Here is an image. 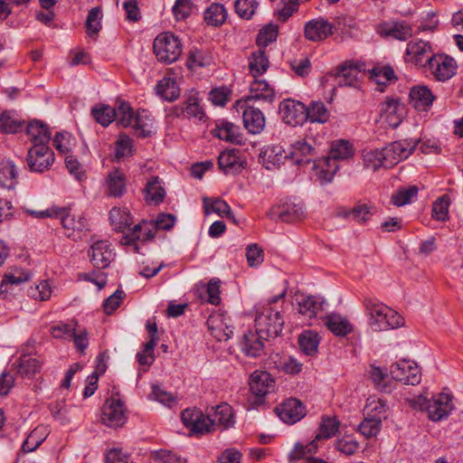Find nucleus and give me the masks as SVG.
I'll list each match as a JSON object with an SVG mask.
<instances>
[{
    "label": "nucleus",
    "mask_w": 463,
    "mask_h": 463,
    "mask_svg": "<svg viewBox=\"0 0 463 463\" xmlns=\"http://www.w3.org/2000/svg\"><path fill=\"white\" fill-rule=\"evenodd\" d=\"M278 416L288 424L299 421L306 415L304 404L298 399L290 398L276 408Z\"/></svg>",
    "instance_id": "obj_13"
},
{
    "label": "nucleus",
    "mask_w": 463,
    "mask_h": 463,
    "mask_svg": "<svg viewBox=\"0 0 463 463\" xmlns=\"http://www.w3.org/2000/svg\"><path fill=\"white\" fill-rule=\"evenodd\" d=\"M250 96L246 101L263 100L270 103L275 98L274 89L264 80L254 78L250 85Z\"/></svg>",
    "instance_id": "obj_28"
},
{
    "label": "nucleus",
    "mask_w": 463,
    "mask_h": 463,
    "mask_svg": "<svg viewBox=\"0 0 463 463\" xmlns=\"http://www.w3.org/2000/svg\"><path fill=\"white\" fill-rule=\"evenodd\" d=\"M89 255L96 268L105 269L113 260L115 253L108 241H99L91 245Z\"/></svg>",
    "instance_id": "obj_17"
},
{
    "label": "nucleus",
    "mask_w": 463,
    "mask_h": 463,
    "mask_svg": "<svg viewBox=\"0 0 463 463\" xmlns=\"http://www.w3.org/2000/svg\"><path fill=\"white\" fill-rule=\"evenodd\" d=\"M182 113L187 118H194L202 120L204 113L199 106L198 99L194 96L188 97L181 107Z\"/></svg>",
    "instance_id": "obj_58"
},
{
    "label": "nucleus",
    "mask_w": 463,
    "mask_h": 463,
    "mask_svg": "<svg viewBox=\"0 0 463 463\" xmlns=\"http://www.w3.org/2000/svg\"><path fill=\"white\" fill-rule=\"evenodd\" d=\"M354 155V148L352 144L346 140H337L332 144L329 151V156L338 162V160H345L352 157Z\"/></svg>",
    "instance_id": "obj_52"
},
{
    "label": "nucleus",
    "mask_w": 463,
    "mask_h": 463,
    "mask_svg": "<svg viewBox=\"0 0 463 463\" xmlns=\"http://www.w3.org/2000/svg\"><path fill=\"white\" fill-rule=\"evenodd\" d=\"M286 160H288V151L279 145L266 146L260 153V162L268 170L279 168Z\"/></svg>",
    "instance_id": "obj_18"
},
{
    "label": "nucleus",
    "mask_w": 463,
    "mask_h": 463,
    "mask_svg": "<svg viewBox=\"0 0 463 463\" xmlns=\"http://www.w3.org/2000/svg\"><path fill=\"white\" fill-rule=\"evenodd\" d=\"M269 337L263 335L256 329L255 332L249 331L244 335L242 342V350L248 355L251 357H258L261 354L264 348V340Z\"/></svg>",
    "instance_id": "obj_27"
},
{
    "label": "nucleus",
    "mask_w": 463,
    "mask_h": 463,
    "mask_svg": "<svg viewBox=\"0 0 463 463\" xmlns=\"http://www.w3.org/2000/svg\"><path fill=\"white\" fill-rule=\"evenodd\" d=\"M77 324L71 326L70 324L60 322L51 327L50 333L54 338L71 340L74 335Z\"/></svg>",
    "instance_id": "obj_64"
},
{
    "label": "nucleus",
    "mask_w": 463,
    "mask_h": 463,
    "mask_svg": "<svg viewBox=\"0 0 463 463\" xmlns=\"http://www.w3.org/2000/svg\"><path fill=\"white\" fill-rule=\"evenodd\" d=\"M26 134L33 146H48L51 139L47 126L39 120H33L28 124Z\"/></svg>",
    "instance_id": "obj_29"
},
{
    "label": "nucleus",
    "mask_w": 463,
    "mask_h": 463,
    "mask_svg": "<svg viewBox=\"0 0 463 463\" xmlns=\"http://www.w3.org/2000/svg\"><path fill=\"white\" fill-rule=\"evenodd\" d=\"M218 165L225 174L239 172L242 167V162L234 151H223L218 157Z\"/></svg>",
    "instance_id": "obj_38"
},
{
    "label": "nucleus",
    "mask_w": 463,
    "mask_h": 463,
    "mask_svg": "<svg viewBox=\"0 0 463 463\" xmlns=\"http://www.w3.org/2000/svg\"><path fill=\"white\" fill-rule=\"evenodd\" d=\"M279 28L277 25L269 24L264 26L258 33L257 44L260 48L267 47L270 43L276 41Z\"/></svg>",
    "instance_id": "obj_60"
},
{
    "label": "nucleus",
    "mask_w": 463,
    "mask_h": 463,
    "mask_svg": "<svg viewBox=\"0 0 463 463\" xmlns=\"http://www.w3.org/2000/svg\"><path fill=\"white\" fill-rule=\"evenodd\" d=\"M213 417L214 419H212V420H213V426L215 422H217L223 426L224 429H227L234 423L232 408L227 403L217 405Z\"/></svg>",
    "instance_id": "obj_51"
},
{
    "label": "nucleus",
    "mask_w": 463,
    "mask_h": 463,
    "mask_svg": "<svg viewBox=\"0 0 463 463\" xmlns=\"http://www.w3.org/2000/svg\"><path fill=\"white\" fill-rule=\"evenodd\" d=\"M103 424L109 428L122 427L127 420L124 403L118 395L108 398L102 407L100 418Z\"/></svg>",
    "instance_id": "obj_7"
},
{
    "label": "nucleus",
    "mask_w": 463,
    "mask_h": 463,
    "mask_svg": "<svg viewBox=\"0 0 463 463\" xmlns=\"http://www.w3.org/2000/svg\"><path fill=\"white\" fill-rule=\"evenodd\" d=\"M418 139H402L392 142L384 146L383 154L387 166L392 167L406 159L415 150L419 144Z\"/></svg>",
    "instance_id": "obj_9"
},
{
    "label": "nucleus",
    "mask_w": 463,
    "mask_h": 463,
    "mask_svg": "<svg viewBox=\"0 0 463 463\" xmlns=\"http://www.w3.org/2000/svg\"><path fill=\"white\" fill-rule=\"evenodd\" d=\"M382 34L404 42L412 36L413 29L410 24L404 21L394 22L392 25L383 28Z\"/></svg>",
    "instance_id": "obj_36"
},
{
    "label": "nucleus",
    "mask_w": 463,
    "mask_h": 463,
    "mask_svg": "<svg viewBox=\"0 0 463 463\" xmlns=\"http://www.w3.org/2000/svg\"><path fill=\"white\" fill-rule=\"evenodd\" d=\"M109 220L114 230L117 232H123L132 223V216L127 208H112L109 212Z\"/></svg>",
    "instance_id": "obj_42"
},
{
    "label": "nucleus",
    "mask_w": 463,
    "mask_h": 463,
    "mask_svg": "<svg viewBox=\"0 0 463 463\" xmlns=\"http://www.w3.org/2000/svg\"><path fill=\"white\" fill-rule=\"evenodd\" d=\"M102 12L100 7H93L90 10L87 20L86 29L89 33H98L101 29Z\"/></svg>",
    "instance_id": "obj_63"
},
{
    "label": "nucleus",
    "mask_w": 463,
    "mask_h": 463,
    "mask_svg": "<svg viewBox=\"0 0 463 463\" xmlns=\"http://www.w3.org/2000/svg\"><path fill=\"white\" fill-rule=\"evenodd\" d=\"M335 26L324 17L307 21L304 25V36L310 42H322L334 33Z\"/></svg>",
    "instance_id": "obj_12"
},
{
    "label": "nucleus",
    "mask_w": 463,
    "mask_h": 463,
    "mask_svg": "<svg viewBox=\"0 0 463 463\" xmlns=\"http://www.w3.org/2000/svg\"><path fill=\"white\" fill-rule=\"evenodd\" d=\"M213 134L220 139L232 143L241 142L240 128L232 122L224 119L219 120L216 127L213 129Z\"/></svg>",
    "instance_id": "obj_30"
},
{
    "label": "nucleus",
    "mask_w": 463,
    "mask_h": 463,
    "mask_svg": "<svg viewBox=\"0 0 463 463\" xmlns=\"http://www.w3.org/2000/svg\"><path fill=\"white\" fill-rule=\"evenodd\" d=\"M298 304L299 313L308 318L315 317L322 308L321 303L312 296H301L298 298Z\"/></svg>",
    "instance_id": "obj_45"
},
{
    "label": "nucleus",
    "mask_w": 463,
    "mask_h": 463,
    "mask_svg": "<svg viewBox=\"0 0 463 463\" xmlns=\"http://www.w3.org/2000/svg\"><path fill=\"white\" fill-rule=\"evenodd\" d=\"M91 115L99 124L108 127L116 119L117 113L110 106L99 104L92 108Z\"/></svg>",
    "instance_id": "obj_46"
},
{
    "label": "nucleus",
    "mask_w": 463,
    "mask_h": 463,
    "mask_svg": "<svg viewBox=\"0 0 463 463\" xmlns=\"http://www.w3.org/2000/svg\"><path fill=\"white\" fill-rule=\"evenodd\" d=\"M245 128L251 134H260L265 128V117L257 108L247 105L242 113Z\"/></svg>",
    "instance_id": "obj_25"
},
{
    "label": "nucleus",
    "mask_w": 463,
    "mask_h": 463,
    "mask_svg": "<svg viewBox=\"0 0 463 463\" xmlns=\"http://www.w3.org/2000/svg\"><path fill=\"white\" fill-rule=\"evenodd\" d=\"M404 108L398 99H389L381 105V118L392 128H397L403 118Z\"/></svg>",
    "instance_id": "obj_19"
},
{
    "label": "nucleus",
    "mask_w": 463,
    "mask_h": 463,
    "mask_svg": "<svg viewBox=\"0 0 463 463\" xmlns=\"http://www.w3.org/2000/svg\"><path fill=\"white\" fill-rule=\"evenodd\" d=\"M106 184L107 194L109 196L120 197L126 191V177L118 169H115L108 174Z\"/></svg>",
    "instance_id": "obj_31"
},
{
    "label": "nucleus",
    "mask_w": 463,
    "mask_h": 463,
    "mask_svg": "<svg viewBox=\"0 0 463 463\" xmlns=\"http://www.w3.org/2000/svg\"><path fill=\"white\" fill-rule=\"evenodd\" d=\"M418 191L416 185L400 188L392 195L391 201L395 206H403L411 203L417 197Z\"/></svg>",
    "instance_id": "obj_49"
},
{
    "label": "nucleus",
    "mask_w": 463,
    "mask_h": 463,
    "mask_svg": "<svg viewBox=\"0 0 463 463\" xmlns=\"http://www.w3.org/2000/svg\"><path fill=\"white\" fill-rule=\"evenodd\" d=\"M153 48L157 60L165 63L177 61L182 53L180 40L169 32L157 35Z\"/></svg>",
    "instance_id": "obj_4"
},
{
    "label": "nucleus",
    "mask_w": 463,
    "mask_h": 463,
    "mask_svg": "<svg viewBox=\"0 0 463 463\" xmlns=\"http://www.w3.org/2000/svg\"><path fill=\"white\" fill-rule=\"evenodd\" d=\"M258 2L256 0H236L234 4L235 12L244 19H250L257 9Z\"/></svg>",
    "instance_id": "obj_62"
},
{
    "label": "nucleus",
    "mask_w": 463,
    "mask_h": 463,
    "mask_svg": "<svg viewBox=\"0 0 463 463\" xmlns=\"http://www.w3.org/2000/svg\"><path fill=\"white\" fill-rule=\"evenodd\" d=\"M208 329L218 341H227L233 334L232 327L228 325L222 314L212 315L207 319Z\"/></svg>",
    "instance_id": "obj_24"
},
{
    "label": "nucleus",
    "mask_w": 463,
    "mask_h": 463,
    "mask_svg": "<svg viewBox=\"0 0 463 463\" xmlns=\"http://www.w3.org/2000/svg\"><path fill=\"white\" fill-rule=\"evenodd\" d=\"M117 116L116 119L124 127L132 126L136 114L129 105V103L121 101L119 102L117 109H115Z\"/></svg>",
    "instance_id": "obj_59"
},
{
    "label": "nucleus",
    "mask_w": 463,
    "mask_h": 463,
    "mask_svg": "<svg viewBox=\"0 0 463 463\" xmlns=\"http://www.w3.org/2000/svg\"><path fill=\"white\" fill-rule=\"evenodd\" d=\"M154 118L146 110H138L136 114L132 128L141 137H150L153 133Z\"/></svg>",
    "instance_id": "obj_34"
},
{
    "label": "nucleus",
    "mask_w": 463,
    "mask_h": 463,
    "mask_svg": "<svg viewBox=\"0 0 463 463\" xmlns=\"http://www.w3.org/2000/svg\"><path fill=\"white\" fill-rule=\"evenodd\" d=\"M155 236L156 227L153 222L143 220L122 236L121 243L124 245H134L137 241L143 242L151 241Z\"/></svg>",
    "instance_id": "obj_15"
},
{
    "label": "nucleus",
    "mask_w": 463,
    "mask_h": 463,
    "mask_svg": "<svg viewBox=\"0 0 463 463\" xmlns=\"http://www.w3.org/2000/svg\"><path fill=\"white\" fill-rule=\"evenodd\" d=\"M368 325L375 332L387 331L404 325L403 317L385 304L374 300L364 301Z\"/></svg>",
    "instance_id": "obj_1"
},
{
    "label": "nucleus",
    "mask_w": 463,
    "mask_h": 463,
    "mask_svg": "<svg viewBox=\"0 0 463 463\" xmlns=\"http://www.w3.org/2000/svg\"><path fill=\"white\" fill-rule=\"evenodd\" d=\"M456 61L444 53H435L425 71H429L438 81H446L451 79L457 71Z\"/></svg>",
    "instance_id": "obj_6"
},
{
    "label": "nucleus",
    "mask_w": 463,
    "mask_h": 463,
    "mask_svg": "<svg viewBox=\"0 0 463 463\" xmlns=\"http://www.w3.org/2000/svg\"><path fill=\"white\" fill-rule=\"evenodd\" d=\"M317 154L318 152L303 139L293 143L288 151V160L299 165L316 161Z\"/></svg>",
    "instance_id": "obj_16"
},
{
    "label": "nucleus",
    "mask_w": 463,
    "mask_h": 463,
    "mask_svg": "<svg viewBox=\"0 0 463 463\" xmlns=\"http://www.w3.org/2000/svg\"><path fill=\"white\" fill-rule=\"evenodd\" d=\"M338 168V162L329 155L314 161L315 175L321 184L330 183Z\"/></svg>",
    "instance_id": "obj_22"
},
{
    "label": "nucleus",
    "mask_w": 463,
    "mask_h": 463,
    "mask_svg": "<svg viewBox=\"0 0 463 463\" xmlns=\"http://www.w3.org/2000/svg\"><path fill=\"white\" fill-rule=\"evenodd\" d=\"M285 293H281L265 305L260 306L256 309L255 327L260 334L269 337H277L282 332L284 319L279 311L275 310L271 304L283 298Z\"/></svg>",
    "instance_id": "obj_2"
},
{
    "label": "nucleus",
    "mask_w": 463,
    "mask_h": 463,
    "mask_svg": "<svg viewBox=\"0 0 463 463\" xmlns=\"http://www.w3.org/2000/svg\"><path fill=\"white\" fill-rule=\"evenodd\" d=\"M325 325L335 335L345 336L353 331L350 322L337 314H331L325 318Z\"/></svg>",
    "instance_id": "obj_33"
},
{
    "label": "nucleus",
    "mask_w": 463,
    "mask_h": 463,
    "mask_svg": "<svg viewBox=\"0 0 463 463\" xmlns=\"http://www.w3.org/2000/svg\"><path fill=\"white\" fill-rule=\"evenodd\" d=\"M317 444L315 439L305 446L298 442L288 454V461L294 463L304 458L308 460L317 452Z\"/></svg>",
    "instance_id": "obj_43"
},
{
    "label": "nucleus",
    "mask_w": 463,
    "mask_h": 463,
    "mask_svg": "<svg viewBox=\"0 0 463 463\" xmlns=\"http://www.w3.org/2000/svg\"><path fill=\"white\" fill-rule=\"evenodd\" d=\"M410 101L418 110L426 111L433 104L436 96L431 90L425 85H416L411 88Z\"/></svg>",
    "instance_id": "obj_20"
},
{
    "label": "nucleus",
    "mask_w": 463,
    "mask_h": 463,
    "mask_svg": "<svg viewBox=\"0 0 463 463\" xmlns=\"http://www.w3.org/2000/svg\"><path fill=\"white\" fill-rule=\"evenodd\" d=\"M407 402L414 410L426 411L429 418L433 421H439L448 417L453 409L452 396L445 392H440L431 399L426 395H418L407 399Z\"/></svg>",
    "instance_id": "obj_3"
},
{
    "label": "nucleus",
    "mask_w": 463,
    "mask_h": 463,
    "mask_svg": "<svg viewBox=\"0 0 463 463\" xmlns=\"http://www.w3.org/2000/svg\"><path fill=\"white\" fill-rule=\"evenodd\" d=\"M24 121L15 118L11 112L5 111L0 114V130L5 133L14 134L22 130Z\"/></svg>",
    "instance_id": "obj_56"
},
{
    "label": "nucleus",
    "mask_w": 463,
    "mask_h": 463,
    "mask_svg": "<svg viewBox=\"0 0 463 463\" xmlns=\"http://www.w3.org/2000/svg\"><path fill=\"white\" fill-rule=\"evenodd\" d=\"M269 66V61L261 49L253 52L249 57V69L253 78H258L267 71Z\"/></svg>",
    "instance_id": "obj_37"
},
{
    "label": "nucleus",
    "mask_w": 463,
    "mask_h": 463,
    "mask_svg": "<svg viewBox=\"0 0 463 463\" xmlns=\"http://www.w3.org/2000/svg\"><path fill=\"white\" fill-rule=\"evenodd\" d=\"M276 213L284 222H295L305 218V208L302 203L286 202L277 206Z\"/></svg>",
    "instance_id": "obj_26"
},
{
    "label": "nucleus",
    "mask_w": 463,
    "mask_h": 463,
    "mask_svg": "<svg viewBox=\"0 0 463 463\" xmlns=\"http://www.w3.org/2000/svg\"><path fill=\"white\" fill-rule=\"evenodd\" d=\"M364 67V64L351 61L341 65L336 73L339 85L354 86L360 77L365 72Z\"/></svg>",
    "instance_id": "obj_23"
},
{
    "label": "nucleus",
    "mask_w": 463,
    "mask_h": 463,
    "mask_svg": "<svg viewBox=\"0 0 463 463\" xmlns=\"http://www.w3.org/2000/svg\"><path fill=\"white\" fill-rule=\"evenodd\" d=\"M307 121L325 124L330 118V112L322 101H311L307 106Z\"/></svg>",
    "instance_id": "obj_41"
},
{
    "label": "nucleus",
    "mask_w": 463,
    "mask_h": 463,
    "mask_svg": "<svg viewBox=\"0 0 463 463\" xmlns=\"http://www.w3.org/2000/svg\"><path fill=\"white\" fill-rule=\"evenodd\" d=\"M392 378L404 384L416 385L421 381V373L417 364L410 360H401L391 365Z\"/></svg>",
    "instance_id": "obj_10"
},
{
    "label": "nucleus",
    "mask_w": 463,
    "mask_h": 463,
    "mask_svg": "<svg viewBox=\"0 0 463 463\" xmlns=\"http://www.w3.org/2000/svg\"><path fill=\"white\" fill-rule=\"evenodd\" d=\"M319 341L318 334L313 331H305L298 337L299 347L307 355L317 352Z\"/></svg>",
    "instance_id": "obj_47"
},
{
    "label": "nucleus",
    "mask_w": 463,
    "mask_h": 463,
    "mask_svg": "<svg viewBox=\"0 0 463 463\" xmlns=\"http://www.w3.org/2000/svg\"><path fill=\"white\" fill-rule=\"evenodd\" d=\"M156 94L164 99L173 101L180 95V90L175 79L165 77L160 80L156 87Z\"/></svg>",
    "instance_id": "obj_39"
},
{
    "label": "nucleus",
    "mask_w": 463,
    "mask_h": 463,
    "mask_svg": "<svg viewBox=\"0 0 463 463\" xmlns=\"http://www.w3.org/2000/svg\"><path fill=\"white\" fill-rule=\"evenodd\" d=\"M274 388V379L266 371H254L250 377V389L259 397H264Z\"/></svg>",
    "instance_id": "obj_21"
},
{
    "label": "nucleus",
    "mask_w": 463,
    "mask_h": 463,
    "mask_svg": "<svg viewBox=\"0 0 463 463\" xmlns=\"http://www.w3.org/2000/svg\"><path fill=\"white\" fill-rule=\"evenodd\" d=\"M339 421L335 418L324 417L322 418L319 430L315 437V439H327L332 438L338 430Z\"/></svg>",
    "instance_id": "obj_53"
},
{
    "label": "nucleus",
    "mask_w": 463,
    "mask_h": 463,
    "mask_svg": "<svg viewBox=\"0 0 463 463\" xmlns=\"http://www.w3.org/2000/svg\"><path fill=\"white\" fill-rule=\"evenodd\" d=\"M227 18V11L222 4H212L204 12V20L212 26L222 25Z\"/></svg>",
    "instance_id": "obj_44"
},
{
    "label": "nucleus",
    "mask_w": 463,
    "mask_h": 463,
    "mask_svg": "<svg viewBox=\"0 0 463 463\" xmlns=\"http://www.w3.org/2000/svg\"><path fill=\"white\" fill-rule=\"evenodd\" d=\"M58 216L66 230V235L73 240L81 238L83 233L89 230L88 221L82 214H64L63 211H59Z\"/></svg>",
    "instance_id": "obj_14"
},
{
    "label": "nucleus",
    "mask_w": 463,
    "mask_h": 463,
    "mask_svg": "<svg viewBox=\"0 0 463 463\" xmlns=\"http://www.w3.org/2000/svg\"><path fill=\"white\" fill-rule=\"evenodd\" d=\"M303 140L313 146L316 151L319 152L320 146L326 142L324 128L320 126L309 127L306 131Z\"/></svg>",
    "instance_id": "obj_48"
},
{
    "label": "nucleus",
    "mask_w": 463,
    "mask_h": 463,
    "mask_svg": "<svg viewBox=\"0 0 463 463\" xmlns=\"http://www.w3.org/2000/svg\"><path fill=\"white\" fill-rule=\"evenodd\" d=\"M449 204L450 199L448 194L439 197L432 205V217L438 221H447L449 219Z\"/></svg>",
    "instance_id": "obj_57"
},
{
    "label": "nucleus",
    "mask_w": 463,
    "mask_h": 463,
    "mask_svg": "<svg viewBox=\"0 0 463 463\" xmlns=\"http://www.w3.org/2000/svg\"><path fill=\"white\" fill-rule=\"evenodd\" d=\"M382 426V419L379 416L365 417L359 424L358 431L365 438L375 437Z\"/></svg>",
    "instance_id": "obj_54"
},
{
    "label": "nucleus",
    "mask_w": 463,
    "mask_h": 463,
    "mask_svg": "<svg viewBox=\"0 0 463 463\" xmlns=\"http://www.w3.org/2000/svg\"><path fill=\"white\" fill-rule=\"evenodd\" d=\"M18 172L15 164L9 159L0 161V185L13 189L17 184Z\"/></svg>",
    "instance_id": "obj_32"
},
{
    "label": "nucleus",
    "mask_w": 463,
    "mask_h": 463,
    "mask_svg": "<svg viewBox=\"0 0 463 463\" xmlns=\"http://www.w3.org/2000/svg\"><path fill=\"white\" fill-rule=\"evenodd\" d=\"M383 153V149L365 151L364 153V166L373 171L378 170L380 167L387 168L385 155Z\"/></svg>",
    "instance_id": "obj_50"
},
{
    "label": "nucleus",
    "mask_w": 463,
    "mask_h": 463,
    "mask_svg": "<svg viewBox=\"0 0 463 463\" xmlns=\"http://www.w3.org/2000/svg\"><path fill=\"white\" fill-rule=\"evenodd\" d=\"M434 54L433 47L430 42L416 38L407 43L404 61L418 69L425 70Z\"/></svg>",
    "instance_id": "obj_5"
},
{
    "label": "nucleus",
    "mask_w": 463,
    "mask_h": 463,
    "mask_svg": "<svg viewBox=\"0 0 463 463\" xmlns=\"http://www.w3.org/2000/svg\"><path fill=\"white\" fill-rule=\"evenodd\" d=\"M41 363L38 359L24 354L19 358L17 371L23 376H31L40 370Z\"/></svg>",
    "instance_id": "obj_55"
},
{
    "label": "nucleus",
    "mask_w": 463,
    "mask_h": 463,
    "mask_svg": "<svg viewBox=\"0 0 463 463\" xmlns=\"http://www.w3.org/2000/svg\"><path fill=\"white\" fill-rule=\"evenodd\" d=\"M279 113L283 121L296 127L307 121V106L292 99H284L279 105Z\"/></svg>",
    "instance_id": "obj_11"
},
{
    "label": "nucleus",
    "mask_w": 463,
    "mask_h": 463,
    "mask_svg": "<svg viewBox=\"0 0 463 463\" xmlns=\"http://www.w3.org/2000/svg\"><path fill=\"white\" fill-rule=\"evenodd\" d=\"M370 79L378 86V90L383 91V87L394 81L397 78L391 66H375L369 70Z\"/></svg>",
    "instance_id": "obj_35"
},
{
    "label": "nucleus",
    "mask_w": 463,
    "mask_h": 463,
    "mask_svg": "<svg viewBox=\"0 0 463 463\" xmlns=\"http://www.w3.org/2000/svg\"><path fill=\"white\" fill-rule=\"evenodd\" d=\"M144 192L146 194V200L155 204L162 203L165 196V191L161 185L158 176H152L147 181Z\"/></svg>",
    "instance_id": "obj_40"
},
{
    "label": "nucleus",
    "mask_w": 463,
    "mask_h": 463,
    "mask_svg": "<svg viewBox=\"0 0 463 463\" xmlns=\"http://www.w3.org/2000/svg\"><path fill=\"white\" fill-rule=\"evenodd\" d=\"M375 213V207L363 203H357L352 209L353 220L357 222H366Z\"/></svg>",
    "instance_id": "obj_61"
},
{
    "label": "nucleus",
    "mask_w": 463,
    "mask_h": 463,
    "mask_svg": "<svg viewBox=\"0 0 463 463\" xmlns=\"http://www.w3.org/2000/svg\"><path fill=\"white\" fill-rule=\"evenodd\" d=\"M54 153L48 146H33L26 157L27 166L31 172L43 173L54 163Z\"/></svg>",
    "instance_id": "obj_8"
}]
</instances>
